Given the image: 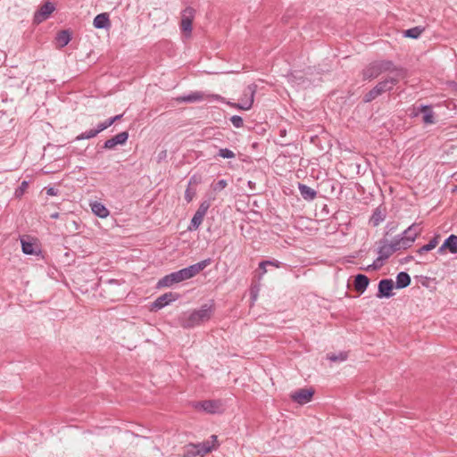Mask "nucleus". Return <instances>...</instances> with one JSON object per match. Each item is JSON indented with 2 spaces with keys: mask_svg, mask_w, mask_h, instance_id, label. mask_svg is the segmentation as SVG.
I'll return each instance as SVG.
<instances>
[{
  "mask_svg": "<svg viewBox=\"0 0 457 457\" xmlns=\"http://www.w3.org/2000/svg\"><path fill=\"white\" fill-rule=\"evenodd\" d=\"M214 310L213 301L204 303L199 309L184 313L179 319L180 326L183 328H193L200 326L211 320Z\"/></svg>",
  "mask_w": 457,
  "mask_h": 457,
  "instance_id": "obj_1",
  "label": "nucleus"
},
{
  "mask_svg": "<svg viewBox=\"0 0 457 457\" xmlns=\"http://www.w3.org/2000/svg\"><path fill=\"white\" fill-rule=\"evenodd\" d=\"M384 72H403V69L397 67L392 61L377 60L369 63L361 71L363 80H372Z\"/></svg>",
  "mask_w": 457,
  "mask_h": 457,
  "instance_id": "obj_2",
  "label": "nucleus"
},
{
  "mask_svg": "<svg viewBox=\"0 0 457 457\" xmlns=\"http://www.w3.org/2000/svg\"><path fill=\"white\" fill-rule=\"evenodd\" d=\"M420 226V224L413 223L401 235H398L394 238V242L397 243L400 250L408 249L412 245L418 235L421 232Z\"/></svg>",
  "mask_w": 457,
  "mask_h": 457,
  "instance_id": "obj_3",
  "label": "nucleus"
},
{
  "mask_svg": "<svg viewBox=\"0 0 457 457\" xmlns=\"http://www.w3.org/2000/svg\"><path fill=\"white\" fill-rule=\"evenodd\" d=\"M212 262L211 258L204 259L197 263L189 265L188 267L183 268L179 270L175 271L179 283L187 279H190L199 274Z\"/></svg>",
  "mask_w": 457,
  "mask_h": 457,
  "instance_id": "obj_4",
  "label": "nucleus"
},
{
  "mask_svg": "<svg viewBox=\"0 0 457 457\" xmlns=\"http://www.w3.org/2000/svg\"><path fill=\"white\" fill-rule=\"evenodd\" d=\"M213 448V445H211L209 441H204L203 443H199L197 445H190L185 453V457H195V456H204L206 453H210Z\"/></svg>",
  "mask_w": 457,
  "mask_h": 457,
  "instance_id": "obj_5",
  "label": "nucleus"
},
{
  "mask_svg": "<svg viewBox=\"0 0 457 457\" xmlns=\"http://www.w3.org/2000/svg\"><path fill=\"white\" fill-rule=\"evenodd\" d=\"M256 89L257 86L255 84L248 85L244 92V96L246 97V99H242V102L235 104V106L240 110H250L253 104Z\"/></svg>",
  "mask_w": 457,
  "mask_h": 457,
  "instance_id": "obj_6",
  "label": "nucleus"
},
{
  "mask_svg": "<svg viewBox=\"0 0 457 457\" xmlns=\"http://www.w3.org/2000/svg\"><path fill=\"white\" fill-rule=\"evenodd\" d=\"M179 298L178 293L168 292L157 297L152 303L151 311H158Z\"/></svg>",
  "mask_w": 457,
  "mask_h": 457,
  "instance_id": "obj_7",
  "label": "nucleus"
},
{
  "mask_svg": "<svg viewBox=\"0 0 457 457\" xmlns=\"http://www.w3.org/2000/svg\"><path fill=\"white\" fill-rule=\"evenodd\" d=\"M314 389L312 387H304L293 392L290 395L291 399L301 405H303L312 401L314 395Z\"/></svg>",
  "mask_w": 457,
  "mask_h": 457,
  "instance_id": "obj_8",
  "label": "nucleus"
},
{
  "mask_svg": "<svg viewBox=\"0 0 457 457\" xmlns=\"http://www.w3.org/2000/svg\"><path fill=\"white\" fill-rule=\"evenodd\" d=\"M394 287L395 284L393 279L383 278L378 282L376 296L379 299L390 298L395 295L393 292Z\"/></svg>",
  "mask_w": 457,
  "mask_h": 457,
  "instance_id": "obj_9",
  "label": "nucleus"
},
{
  "mask_svg": "<svg viewBox=\"0 0 457 457\" xmlns=\"http://www.w3.org/2000/svg\"><path fill=\"white\" fill-rule=\"evenodd\" d=\"M394 76L386 77V79L379 81L375 87L378 89L380 95L390 92L394 87L398 84L400 77L403 72L396 73Z\"/></svg>",
  "mask_w": 457,
  "mask_h": 457,
  "instance_id": "obj_10",
  "label": "nucleus"
},
{
  "mask_svg": "<svg viewBox=\"0 0 457 457\" xmlns=\"http://www.w3.org/2000/svg\"><path fill=\"white\" fill-rule=\"evenodd\" d=\"M55 10V6L51 2H46L35 13L33 22L39 24L48 19L52 12Z\"/></svg>",
  "mask_w": 457,
  "mask_h": 457,
  "instance_id": "obj_11",
  "label": "nucleus"
},
{
  "mask_svg": "<svg viewBox=\"0 0 457 457\" xmlns=\"http://www.w3.org/2000/svg\"><path fill=\"white\" fill-rule=\"evenodd\" d=\"M195 13V10L191 6H187L182 11L180 29L183 32L191 33Z\"/></svg>",
  "mask_w": 457,
  "mask_h": 457,
  "instance_id": "obj_12",
  "label": "nucleus"
},
{
  "mask_svg": "<svg viewBox=\"0 0 457 457\" xmlns=\"http://www.w3.org/2000/svg\"><path fill=\"white\" fill-rule=\"evenodd\" d=\"M381 245L378 249V256H381L385 260L388 259L394 253L400 251L397 243L394 240L388 244L386 239H383L379 242Z\"/></svg>",
  "mask_w": 457,
  "mask_h": 457,
  "instance_id": "obj_13",
  "label": "nucleus"
},
{
  "mask_svg": "<svg viewBox=\"0 0 457 457\" xmlns=\"http://www.w3.org/2000/svg\"><path fill=\"white\" fill-rule=\"evenodd\" d=\"M129 132L122 131L110 139H107L103 145L104 149H113L118 145H125L129 139Z\"/></svg>",
  "mask_w": 457,
  "mask_h": 457,
  "instance_id": "obj_14",
  "label": "nucleus"
},
{
  "mask_svg": "<svg viewBox=\"0 0 457 457\" xmlns=\"http://www.w3.org/2000/svg\"><path fill=\"white\" fill-rule=\"evenodd\" d=\"M370 285V278L361 273L354 277L353 287L359 294H363Z\"/></svg>",
  "mask_w": 457,
  "mask_h": 457,
  "instance_id": "obj_15",
  "label": "nucleus"
},
{
  "mask_svg": "<svg viewBox=\"0 0 457 457\" xmlns=\"http://www.w3.org/2000/svg\"><path fill=\"white\" fill-rule=\"evenodd\" d=\"M179 283V278L174 272H171L170 274L165 275L162 278H160L156 284L157 288H162V287H170L175 284Z\"/></svg>",
  "mask_w": 457,
  "mask_h": 457,
  "instance_id": "obj_16",
  "label": "nucleus"
},
{
  "mask_svg": "<svg viewBox=\"0 0 457 457\" xmlns=\"http://www.w3.org/2000/svg\"><path fill=\"white\" fill-rule=\"evenodd\" d=\"M197 406H200L207 413H217L220 410V403L219 401L215 400H205L199 402Z\"/></svg>",
  "mask_w": 457,
  "mask_h": 457,
  "instance_id": "obj_17",
  "label": "nucleus"
},
{
  "mask_svg": "<svg viewBox=\"0 0 457 457\" xmlns=\"http://www.w3.org/2000/svg\"><path fill=\"white\" fill-rule=\"evenodd\" d=\"M93 25L96 29H108L111 27V21L109 14L107 12H102L97 14L94 21Z\"/></svg>",
  "mask_w": 457,
  "mask_h": 457,
  "instance_id": "obj_18",
  "label": "nucleus"
},
{
  "mask_svg": "<svg viewBox=\"0 0 457 457\" xmlns=\"http://www.w3.org/2000/svg\"><path fill=\"white\" fill-rule=\"evenodd\" d=\"M411 276L405 271H401L396 275V282L395 287L398 289L406 288L411 285Z\"/></svg>",
  "mask_w": 457,
  "mask_h": 457,
  "instance_id": "obj_19",
  "label": "nucleus"
},
{
  "mask_svg": "<svg viewBox=\"0 0 457 457\" xmlns=\"http://www.w3.org/2000/svg\"><path fill=\"white\" fill-rule=\"evenodd\" d=\"M204 95L202 92L195 91L188 95L181 96L177 98V101L180 103H195L204 100Z\"/></svg>",
  "mask_w": 457,
  "mask_h": 457,
  "instance_id": "obj_20",
  "label": "nucleus"
},
{
  "mask_svg": "<svg viewBox=\"0 0 457 457\" xmlns=\"http://www.w3.org/2000/svg\"><path fill=\"white\" fill-rule=\"evenodd\" d=\"M298 189L302 197L306 201H312L317 195L316 190L308 187L307 185L299 183Z\"/></svg>",
  "mask_w": 457,
  "mask_h": 457,
  "instance_id": "obj_21",
  "label": "nucleus"
},
{
  "mask_svg": "<svg viewBox=\"0 0 457 457\" xmlns=\"http://www.w3.org/2000/svg\"><path fill=\"white\" fill-rule=\"evenodd\" d=\"M90 206L92 212L100 218H106L110 214L109 210L102 203L95 201Z\"/></svg>",
  "mask_w": 457,
  "mask_h": 457,
  "instance_id": "obj_22",
  "label": "nucleus"
},
{
  "mask_svg": "<svg viewBox=\"0 0 457 457\" xmlns=\"http://www.w3.org/2000/svg\"><path fill=\"white\" fill-rule=\"evenodd\" d=\"M56 42L60 47H64L71 40V34L69 30H61L56 35Z\"/></svg>",
  "mask_w": 457,
  "mask_h": 457,
  "instance_id": "obj_23",
  "label": "nucleus"
},
{
  "mask_svg": "<svg viewBox=\"0 0 457 457\" xmlns=\"http://www.w3.org/2000/svg\"><path fill=\"white\" fill-rule=\"evenodd\" d=\"M425 30V28L424 27H421V26H416V27H413V28H411L409 29H406L403 31V36L405 37H410V38H413V39H417L420 37V35L422 34V32Z\"/></svg>",
  "mask_w": 457,
  "mask_h": 457,
  "instance_id": "obj_24",
  "label": "nucleus"
},
{
  "mask_svg": "<svg viewBox=\"0 0 457 457\" xmlns=\"http://www.w3.org/2000/svg\"><path fill=\"white\" fill-rule=\"evenodd\" d=\"M421 112H423V121L426 124L435 123L434 112L428 105H421Z\"/></svg>",
  "mask_w": 457,
  "mask_h": 457,
  "instance_id": "obj_25",
  "label": "nucleus"
},
{
  "mask_svg": "<svg viewBox=\"0 0 457 457\" xmlns=\"http://www.w3.org/2000/svg\"><path fill=\"white\" fill-rule=\"evenodd\" d=\"M445 246H447V250L453 253H457V236L456 235H450L445 240Z\"/></svg>",
  "mask_w": 457,
  "mask_h": 457,
  "instance_id": "obj_26",
  "label": "nucleus"
},
{
  "mask_svg": "<svg viewBox=\"0 0 457 457\" xmlns=\"http://www.w3.org/2000/svg\"><path fill=\"white\" fill-rule=\"evenodd\" d=\"M438 238H439V236H437V235L435 236L432 239H430V241L428 244H426L423 246H421L420 248H419L417 250V253L419 254H423L424 253L433 250L434 248H436V246L438 244Z\"/></svg>",
  "mask_w": 457,
  "mask_h": 457,
  "instance_id": "obj_27",
  "label": "nucleus"
},
{
  "mask_svg": "<svg viewBox=\"0 0 457 457\" xmlns=\"http://www.w3.org/2000/svg\"><path fill=\"white\" fill-rule=\"evenodd\" d=\"M385 220V215L381 212V211L377 208L373 213H372V216L370 220V223L373 226V227H377L379 225L380 222H382L383 220Z\"/></svg>",
  "mask_w": 457,
  "mask_h": 457,
  "instance_id": "obj_28",
  "label": "nucleus"
},
{
  "mask_svg": "<svg viewBox=\"0 0 457 457\" xmlns=\"http://www.w3.org/2000/svg\"><path fill=\"white\" fill-rule=\"evenodd\" d=\"M98 134H99V131L96 128L92 129L87 130V131L82 132L79 135H78L76 137L75 140L79 141V140H84V139H90V138L96 137Z\"/></svg>",
  "mask_w": 457,
  "mask_h": 457,
  "instance_id": "obj_29",
  "label": "nucleus"
},
{
  "mask_svg": "<svg viewBox=\"0 0 457 457\" xmlns=\"http://www.w3.org/2000/svg\"><path fill=\"white\" fill-rule=\"evenodd\" d=\"M204 218L199 216L198 214H194L193 218L191 219L190 224L187 228V230L194 231L196 230L201 223L203 222Z\"/></svg>",
  "mask_w": 457,
  "mask_h": 457,
  "instance_id": "obj_30",
  "label": "nucleus"
},
{
  "mask_svg": "<svg viewBox=\"0 0 457 457\" xmlns=\"http://www.w3.org/2000/svg\"><path fill=\"white\" fill-rule=\"evenodd\" d=\"M21 250L25 254L31 255L36 253L35 245L31 242L21 239Z\"/></svg>",
  "mask_w": 457,
  "mask_h": 457,
  "instance_id": "obj_31",
  "label": "nucleus"
},
{
  "mask_svg": "<svg viewBox=\"0 0 457 457\" xmlns=\"http://www.w3.org/2000/svg\"><path fill=\"white\" fill-rule=\"evenodd\" d=\"M379 96L380 93L378 92V89H377V87H374L372 89H370L364 95L362 101L363 103H370Z\"/></svg>",
  "mask_w": 457,
  "mask_h": 457,
  "instance_id": "obj_32",
  "label": "nucleus"
},
{
  "mask_svg": "<svg viewBox=\"0 0 457 457\" xmlns=\"http://www.w3.org/2000/svg\"><path fill=\"white\" fill-rule=\"evenodd\" d=\"M235 156H236L235 153L228 148L219 149L217 154L215 155V157H220L223 159H233V158H235Z\"/></svg>",
  "mask_w": 457,
  "mask_h": 457,
  "instance_id": "obj_33",
  "label": "nucleus"
},
{
  "mask_svg": "<svg viewBox=\"0 0 457 457\" xmlns=\"http://www.w3.org/2000/svg\"><path fill=\"white\" fill-rule=\"evenodd\" d=\"M210 206H211V203L209 200L203 201L200 204L197 211L195 212V214H198L199 216L204 218L205 216L208 209L210 208Z\"/></svg>",
  "mask_w": 457,
  "mask_h": 457,
  "instance_id": "obj_34",
  "label": "nucleus"
},
{
  "mask_svg": "<svg viewBox=\"0 0 457 457\" xmlns=\"http://www.w3.org/2000/svg\"><path fill=\"white\" fill-rule=\"evenodd\" d=\"M210 206H211V203L209 200L203 201L200 204L197 211L195 212V214H198L199 216L204 218L205 216L208 209L210 208Z\"/></svg>",
  "mask_w": 457,
  "mask_h": 457,
  "instance_id": "obj_35",
  "label": "nucleus"
},
{
  "mask_svg": "<svg viewBox=\"0 0 457 457\" xmlns=\"http://www.w3.org/2000/svg\"><path fill=\"white\" fill-rule=\"evenodd\" d=\"M347 353L341 352L338 354L331 353L328 355V359L330 360L331 361H344L347 359Z\"/></svg>",
  "mask_w": 457,
  "mask_h": 457,
  "instance_id": "obj_36",
  "label": "nucleus"
},
{
  "mask_svg": "<svg viewBox=\"0 0 457 457\" xmlns=\"http://www.w3.org/2000/svg\"><path fill=\"white\" fill-rule=\"evenodd\" d=\"M28 185H29L28 181H26V180L22 181L14 192L15 197H17V198L21 197L23 195L26 188L28 187Z\"/></svg>",
  "mask_w": 457,
  "mask_h": 457,
  "instance_id": "obj_37",
  "label": "nucleus"
},
{
  "mask_svg": "<svg viewBox=\"0 0 457 457\" xmlns=\"http://www.w3.org/2000/svg\"><path fill=\"white\" fill-rule=\"evenodd\" d=\"M230 121L233 124V126L237 129H239V128L243 127V125H244V120H243L242 117L238 116V115H233L230 118Z\"/></svg>",
  "mask_w": 457,
  "mask_h": 457,
  "instance_id": "obj_38",
  "label": "nucleus"
},
{
  "mask_svg": "<svg viewBox=\"0 0 457 457\" xmlns=\"http://www.w3.org/2000/svg\"><path fill=\"white\" fill-rule=\"evenodd\" d=\"M227 185L228 182L226 179H220L214 185H212V188L214 191H221L227 187Z\"/></svg>",
  "mask_w": 457,
  "mask_h": 457,
  "instance_id": "obj_39",
  "label": "nucleus"
},
{
  "mask_svg": "<svg viewBox=\"0 0 457 457\" xmlns=\"http://www.w3.org/2000/svg\"><path fill=\"white\" fill-rule=\"evenodd\" d=\"M257 271L258 274V279H262V276L267 272V264L265 263V261H262L259 263V267Z\"/></svg>",
  "mask_w": 457,
  "mask_h": 457,
  "instance_id": "obj_40",
  "label": "nucleus"
},
{
  "mask_svg": "<svg viewBox=\"0 0 457 457\" xmlns=\"http://www.w3.org/2000/svg\"><path fill=\"white\" fill-rule=\"evenodd\" d=\"M195 195V190L191 189L188 186L185 191V200L187 203H190L193 200Z\"/></svg>",
  "mask_w": 457,
  "mask_h": 457,
  "instance_id": "obj_41",
  "label": "nucleus"
},
{
  "mask_svg": "<svg viewBox=\"0 0 457 457\" xmlns=\"http://www.w3.org/2000/svg\"><path fill=\"white\" fill-rule=\"evenodd\" d=\"M111 126V120L109 119H106L104 121L97 124L96 129H98L99 133H101L102 131H104V129H108Z\"/></svg>",
  "mask_w": 457,
  "mask_h": 457,
  "instance_id": "obj_42",
  "label": "nucleus"
},
{
  "mask_svg": "<svg viewBox=\"0 0 457 457\" xmlns=\"http://www.w3.org/2000/svg\"><path fill=\"white\" fill-rule=\"evenodd\" d=\"M385 261L384 258L381 256H378L374 262H372V270H377L380 269L383 266V262Z\"/></svg>",
  "mask_w": 457,
  "mask_h": 457,
  "instance_id": "obj_43",
  "label": "nucleus"
},
{
  "mask_svg": "<svg viewBox=\"0 0 457 457\" xmlns=\"http://www.w3.org/2000/svg\"><path fill=\"white\" fill-rule=\"evenodd\" d=\"M265 263L267 264V266H273L275 268H280L284 265L283 262L278 261V260H275V259H272V260H265Z\"/></svg>",
  "mask_w": 457,
  "mask_h": 457,
  "instance_id": "obj_44",
  "label": "nucleus"
},
{
  "mask_svg": "<svg viewBox=\"0 0 457 457\" xmlns=\"http://www.w3.org/2000/svg\"><path fill=\"white\" fill-rule=\"evenodd\" d=\"M167 157V150L161 151L157 155V162H161Z\"/></svg>",
  "mask_w": 457,
  "mask_h": 457,
  "instance_id": "obj_45",
  "label": "nucleus"
},
{
  "mask_svg": "<svg viewBox=\"0 0 457 457\" xmlns=\"http://www.w3.org/2000/svg\"><path fill=\"white\" fill-rule=\"evenodd\" d=\"M57 193H58V190L56 188H54V187H49L46 190V194L48 195H56Z\"/></svg>",
  "mask_w": 457,
  "mask_h": 457,
  "instance_id": "obj_46",
  "label": "nucleus"
},
{
  "mask_svg": "<svg viewBox=\"0 0 457 457\" xmlns=\"http://www.w3.org/2000/svg\"><path fill=\"white\" fill-rule=\"evenodd\" d=\"M122 116H123V114H118L116 116L109 118V120H111V124L112 125L117 120H120L122 118Z\"/></svg>",
  "mask_w": 457,
  "mask_h": 457,
  "instance_id": "obj_47",
  "label": "nucleus"
},
{
  "mask_svg": "<svg viewBox=\"0 0 457 457\" xmlns=\"http://www.w3.org/2000/svg\"><path fill=\"white\" fill-rule=\"evenodd\" d=\"M446 250H447V246H445V243L444 242L443 245L437 249V253L439 254H444Z\"/></svg>",
  "mask_w": 457,
  "mask_h": 457,
  "instance_id": "obj_48",
  "label": "nucleus"
},
{
  "mask_svg": "<svg viewBox=\"0 0 457 457\" xmlns=\"http://www.w3.org/2000/svg\"><path fill=\"white\" fill-rule=\"evenodd\" d=\"M197 180H196V177L195 176H192L189 179V186L192 184V183H196Z\"/></svg>",
  "mask_w": 457,
  "mask_h": 457,
  "instance_id": "obj_49",
  "label": "nucleus"
},
{
  "mask_svg": "<svg viewBox=\"0 0 457 457\" xmlns=\"http://www.w3.org/2000/svg\"><path fill=\"white\" fill-rule=\"evenodd\" d=\"M52 219H58L59 218V212H54L50 215Z\"/></svg>",
  "mask_w": 457,
  "mask_h": 457,
  "instance_id": "obj_50",
  "label": "nucleus"
},
{
  "mask_svg": "<svg viewBox=\"0 0 457 457\" xmlns=\"http://www.w3.org/2000/svg\"><path fill=\"white\" fill-rule=\"evenodd\" d=\"M248 186L251 187V188H253L254 186H255V183L254 182H252V181H248Z\"/></svg>",
  "mask_w": 457,
  "mask_h": 457,
  "instance_id": "obj_51",
  "label": "nucleus"
},
{
  "mask_svg": "<svg viewBox=\"0 0 457 457\" xmlns=\"http://www.w3.org/2000/svg\"><path fill=\"white\" fill-rule=\"evenodd\" d=\"M366 270H372V263L369 265L367 268H365Z\"/></svg>",
  "mask_w": 457,
  "mask_h": 457,
  "instance_id": "obj_52",
  "label": "nucleus"
},
{
  "mask_svg": "<svg viewBox=\"0 0 457 457\" xmlns=\"http://www.w3.org/2000/svg\"><path fill=\"white\" fill-rule=\"evenodd\" d=\"M452 192L457 193V185L453 187V188L452 189Z\"/></svg>",
  "mask_w": 457,
  "mask_h": 457,
  "instance_id": "obj_53",
  "label": "nucleus"
},
{
  "mask_svg": "<svg viewBox=\"0 0 457 457\" xmlns=\"http://www.w3.org/2000/svg\"><path fill=\"white\" fill-rule=\"evenodd\" d=\"M211 438H212L213 441H216V440H217V436L212 435V436H211Z\"/></svg>",
  "mask_w": 457,
  "mask_h": 457,
  "instance_id": "obj_54",
  "label": "nucleus"
},
{
  "mask_svg": "<svg viewBox=\"0 0 457 457\" xmlns=\"http://www.w3.org/2000/svg\"><path fill=\"white\" fill-rule=\"evenodd\" d=\"M411 259H412V256H408V257L406 258V260H407V261H410Z\"/></svg>",
  "mask_w": 457,
  "mask_h": 457,
  "instance_id": "obj_55",
  "label": "nucleus"
}]
</instances>
